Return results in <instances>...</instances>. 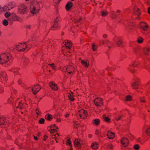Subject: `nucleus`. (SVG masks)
<instances>
[{"instance_id":"f257e3e1","label":"nucleus","mask_w":150,"mask_h":150,"mask_svg":"<svg viewBox=\"0 0 150 150\" xmlns=\"http://www.w3.org/2000/svg\"><path fill=\"white\" fill-rule=\"evenodd\" d=\"M11 58L10 54L6 52L0 55V64L2 65L5 64L9 61Z\"/></svg>"},{"instance_id":"f03ea898","label":"nucleus","mask_w":150,"mask_h":150,"mask_svg":"<svg viewBox=\"0 0 150 150\" xmlns=\"http://www.w3.org/2000/svg\"><path fill=\"white\" fill-rule=\"evenodd\" d=\"M26 43V42L19 43L14 47L13 49L19 52L27 51L30 48V45H27Z\"/></svg>"},{"instance_id":"7ed1b4c3","label":"nucleus","mask_w":150,"mask_h":150,"mask_svg":"<svg viewBox=\"0 0 150 150\" xmlns=\"http://www.w3.org/2000/svg\"><path fill=\"white\" fill-rule=\"evenodd\" d=\"M40 9L39 3L37 1H33L30 7V11L33 14H36L38 13Z\"/></svg>"},{"instance_id":"20e7f679","label":"nucleus","mask_w":150,"mask_h":150,"mask_svg":"<svg viewBox=\"0 0 150 150\" xmlns=\"http://www.w3.org/2000/svg\"><path fill=\"white\" fill-rule=\"evenodd\" d=\"M28 11L27 6L23 4L20 5L18 8L17 12L21 14H26Z\"/></svg>"},{"instance_id":"39448f33","label":"nucleus","mask_w":150,"mask_h":150,"mask_svg":"<svg viewBox=\"0 0 150 150\" xmlns=\"http://www.w3.org/2000/svg\"><path fill=\"white\" fill-rule=\"evenodd\" d=\"M7 80V77L6 73L4 71L0 72V81L4 83Z\"/></svg>"},{"instance_id":"423d86ee","label":"nucleus","mask_w":150,"mask_h":150,"mask_svg":"<svg viewBox=\"0 0 150 150\" xmlns=\"http://www.w3.org/2000/svg\"><path fill=\"white\" fill-rule=\"evenodd\" d=\"M75 146L77 149H80L83 144V142L79 139H76L74 142Z\"/></svg>"},{"instance_id":"0eeeda50","label":"nucleus","mask_w":150,"mask_h":150,"mask_svg":"<svg viewBox=\"0 0 150 150\" xmlns=\"http://www.w3.org/2000/svg\"><path fill=\"white\" fill-rule=\"evenodd\" d=\"M78 114L81 118L83 119H85L87 116V111L83 109L79 110Z\"/></svg>"},{"instance_id":"6e6552de","label":"nucleus","mask_w":150,"mask_h":150,"mask_svg":"<svg viewBox=\"0 0 150 150\" xmlns=\"http://www.w3.org/2000/svg\"><path fill=\"white\" fill-rule=\"evenodd\" d=\"M121 143L124 147H126L129 144V141L127 138L123 137L121 140Z\"/></svg>"},{"instance_id":"1a4fd4ad","label":"nucleus","mask_w":150,"mask_h":150,"mask_svg":"<svg viewBox=\"0 0 150 150\" xmlns=\"http://www.w3.org/2000/svg\"><path fill=\"white\" fill-rule=\"evenodd\" d=\"M41 89L39 85L37 84L31 88L33 93L34 94L37 93Z\"/></svg>"},{"instance_id":"9d476101","label":"nucleus","mask_w":150,"mask_h":150,"mask_svg":"<svg viewBox=\"0 0 150 150\" xmlns=\"http://www.w3.org/2000/svg\"><path fill=\"white\" fill-rule=\"evenodd\" d=\"M67 71L69 74H72L74 71L75 69L73 65H68L66 68Z\"/></svg>"},{"instance_id":"9b49d317","label":"nucleus","mask_w":150,"mask_h":150,"mask_svg":"<svg viewBox=\"0 0 150 150\" xmlns=\"http://www.w3.org/2000/svg\"><path fill=\"white\" fill-rule=\"evenodd\" d=\"M94 103L96 106H100L103 104L102 99L99 98H95L94 100Z\"/></svg>"},{"instance_id":"f8f14e48","label":"nucleus","mask_w":150,"mask_h":150,"mask_svg":"<svg viewBox=\"0 0 150 150\" xmlns=\"http://www.w3.org/2000/svg\"><path fill=\"white\" fill-rule=\"evenodd\" d=\"M49 85L51 88L53 90L56 91L58 89L57 85L52 81L50 82Z\"/></svg>"},{"instance_id":"ddd939ff","label":"nucleus","mask_w":150,"mask_h":150,"mask_svg":"<svg viewBox=\"0 0 150 150\" xmlns=\"http://www.w3.org/2000/svg\"><path fill=\"white\" fill-rule=\"evenodd\" d=\"M140 26L144 30L146 31L147 30L148 28V25L145 22H142L140 23Z\"/></svg>"},{"instance_id":"4468645a","label":"nucleus","mask_w":150,"mask_h":150,"mask_svg":"<svg viewBox=\"0 0 150 150\" xmlns=\"http://www.w3.org/2000/svg\"><path fill=\"white\" fill-rule=\"evenodd\" d=\"M138 62L136 61H133L132 62V64L130 66L128 67V69L133 72V70L131 69L132 67H135L137 66L138 65Z\"/></svg>"},{"instance_id":"2eb2a0df","label":"nucleus","mask_w":150,"mask_h":150,"mask_svg":"<svg viewBox=\"0 0 150 150\" xmlns=\"http://www.w3.org/2000/svg\"><path fill=\"white\" fill-rule=\"evenodd\" d=\"M58 18L57 17L54 21V23L53 25L52 28V30H56L57 28L59 27V25L58 23Z\"/></svg>"},{"instance_id":"dca6fc26","label":"nucleus","mask_w":150,"mask_h":150,"mask_svg":"<svg viewBox=\"0 0 150 150\" xmlns=\"http://www.w3.org/2000/svg\"><path fill=\"white\" fill-rule=\"evenodd\" d=\"M28 100V99L27 98H24L22 99L21 101L19 102V104L18 105V106L17 107V108H22V106H23V103H24L23 101H25V102H27V101ZM27 104V103H25V104Z\"/></svg>"},{"instance_id":"f3484780","label":"nucleus","mask_w":150,"mask_h":150,"mask_svg":"<svg viewBox=\"0 0 150 150\" xmlns=\"http://www.w3.org/2000/svg\"><path fill=\"white\" fill-rule=\"evenodd\" d=\"M22 63L24 66H26L29 63V60L26 57H23L22 58Z\"/></svg>"},{"instance_id":"a211bd4d","label":"nucleus","mask_w":150,"mask_h":150,"mask_svg":"<svg viewBox=\"0 0 150 150\" xmlns=\"http://www.w3.org/2000/svg\"><path fill=\"white\" fill-rule=\"evenodd\" d=\"M107 136L109 139H112L115 137V135L114 133L110 131H108L107 133Z\"/></svg>"},{"instance_id":"6ab92c4d","label":"nucleus","mask_w":150,"mask_h":150,"mask_svg":"<svg viewBox=\"0 0 150 150\" xmlns=\"http://www.w3.org/2000/svg\"><path fill=\"white\" fill-rule=\"evenodd\" d=\"M81 63L83 66L86 67H88L89 64V61L87 60H82Z\"/></svg>"},{"instance_id":"aec40b11","label":"nucleus","mask_w":150,"mask_h":150,"mask_svg":"<svg viewBox=\"0 0 150 150\" xmlns=\"http://www.w3.org/2000/svg\"><path fill=\"white\" fill-rule=\"evenodd\" d=\"M115 42L118 46H120L122 43L121 40L120 38H117Z\"/></svg>"},{"instance_id":"412c9836","label":"nucleus","mask_w":150,"mask_h":150,"mask_svg":"<svg viewBox=\"0 0 150 150\" xmlns=\"http://www.w3.org/2000/svg\"><path fill=\"white\" fill-rule=\"evenodd\" d=\"M72 6V3L70 1L68 2L66 6V8L67 11H69Z\"/></svg>"},{"instance_id":"4be33fe9","label":"nucleus","mask_w":150,"mask_h":150,"mask_svg":"<svg viewBox=\"0 0 150 150\" xmlns=\"http://www.w3.org/2000/svg\"><path fill=\"white\" fill-rule=\"evenodd\" d=\"M91 146L93 149H96L98 147V144L97 143H93L91 144Z\"/></svg>"},{"instance_id":"5701e85b","label":"nucleus","mask_w":150,"mask_h":150,"mask_svg":"<svg viewBox=\"0 0 150 150\" xmlns=\"http://www.w3.org/2000/svg\"><path fill=\"white\" fill-rule=\"evenodd\" d=\"M67 42H65V45L67 48L68 49H70L71 46V43L70 42H69L68 40L66 41Z\"/></svg>"},{"instance_id":"b1692460","label":"nucleus","mask_w":150,"mask_h":150,"mask_svg":"<svg viewBox=\"0 0 150 150\" xmlns=\"http://www.w3.org/2000/svg\"><path fill=\"white\" fill-rule=\"evenodd\" d=\"M18 68H12V69H10V71L13 72L14 74L15 75H16L18 74Z\"/></svg>"},{"instance_id":"393cba45","label":"nucleus","mask_w":150,"mask_h":150,"mask_svg":"<svg viewBox=\"0 0 150 150\" xmlns=\"http://www.w3.org/2000/svg\"><path fill=\"white\" fill-rule=\"evenodd\" d=\"M139 85V83L138 82H136L132 84V86L133 88L137 89L138 88Z\"/></svg>"},{"instance_id":"a878e982","label":"nucleus","mask_w":150,"mask_h":150,"mask_svg":"<svg viewBox=\"0 0 150 150\" xmlns=\"http://www.w3.org/2000/svg\"><path fill=\"white\" fill-rule=\"evenodd\" d=\"M1 11H7L10 10V8H9L8 6H6L1 8Z\"/></svg>"},{"instance_id":"bb28decb","label":"nucleus","mask_w":150,"mask_h":150,"mask_svg":"<svg viewBox=\"0 0 150 150\" xmlns=\"http://www.w3.org/2000/svg\"><path fill=\"white\" fill-rule=\"evenodd\" d=\"M134 13L135 15L139 16L140 14V12L139 11V9L137 8H136L134 11Z\"/></svg>"},{"instance_id":"cd10ccee","label":"nucleus","mask_w":150,"mask_h":150,"mask_svg":"<svg viewBox=\"0 0 150 150\" xmlns=\"http://www.w3.org/2000/svg\"><path fill=\"white\" fill-rule=\"evenodd\" d=\"M45 118L48 120H51L52 119V115L49 114H47L45 116Z\"/></svg>"},{"instance_id":"c85d7f7f","label":"nucleus","mask_w":150,"mask_h":150,"mask_svg":"<svg viewBox=\"0 0 150 150\" xmlns=\"http://www.w3.org/2000/svg\"><path fill=\"white\" fill-rule=\"evenodd\" d=\"M150 51V49L148 48H145L144 49V52L145 54L147 55L148 54V52Z\"/></svg>"},{"instance_id":"c756f323","label":"nucleus","mask_w":150,"mask_h":150,"mask_svg":"<svg viewBox=\"0 0 150 150\" xmlns=\"http://www.w3.org/2000/svg\"><path fill=\"white\" fill-rule=\"evenodd\" d=\"M6 119L5 118L1 116L0 117V125L4 124L5 122V120Z\"/></svg>"},{"instance_id":"7c9ffc66","label":"nucleus","mask_w":150,"mask_h":150,"mask_svg":"<svg viewBox=\"0 0 150 150\" xmlns=\"http://www.w3.org/2000/svg\"><path fill=\"white\" fill-rule=\"evenodd\" d=\"M9 6H11L10 9L13 8L15 6V4L13 2H10L8 4Z\"/></svg>"},{"instance_id":"2f4dec72","label":"nucleus","mask_w":150,"mask_h":150,"mask_svg":"<svg viewBox=\"0 0 150 150\" xmlns=\"http://www.w3.org/2000/svg\"><path fill=\"white\" fill-rule=\"evenodd\" d=\"M59 135L57 133L53 135L52 136V139H55L56 140V139H57L58 138H59Z\"/></svg>"},{"instance_id":"473e14b6","label":"nucleus","mask_w":150,"mask_h":150,"mask_svg":"<svg viewBox=\"0 0 150 150\" xmlns=\"http://www.w3.org/2000/svg\"><path fill=\"white\" fill-rule=\"evenodd\" d=\"M69 99L73 101L74 100V98H73V93H71L69 94L68 96Z\"/></svg>"},{"instance_id":"72a5a7b5","label":"nucleus","mask_w":150,"mask_h":150,"mask_svg":"<svg viewBox=\"0 0 150 150\" xmlns=\"http://www.w3.org/2000/svg\"><path fill=\"white\" fill-rule=\"evenodd\" d=\"M108 14V12L105 10H103L101 12V16L103 17L106 16Z\"/></svg>"},{"instance_id":"f704fd0d","label":"nucleus","mask_w":150,"mask_h":150,"mask_svg":"<svg viewBox=\"0 0 150 150\" xmlns=\"http://www.w3.org/2000/svg\"><path fill=\"white\" fill-rule=\"evenodd\" d=\"M122 117V115H117L115 117V120L118 121L121 119Z\"/></svg>"},{"instance_id":"c9c22d12","label":"nucleus","mask_w":150,"mask_h":150,"mask_svg":"<svg viewBox=\"0 0 150 150\" xmlns=\"http://www.w3.org/2000/svg\"><path fill=\"white\" fill-rule=\"evenodd\" d=\"M146 132L148 135L150 136V127L147 128L146 129Z\"/></svg>"},{"instance_id":"e433bc0d","label":"nucleus","mask_w":150,"mask_h":150,"mask_svg":"<svg viewBox=\"0 0 150 150\" xmlns=\"http://www.w3.org/2000/svg\"><path fill=\"white\" fill-rule=\"evenodd\" d=\"M94 123L96 125H98L100 123V120L98 119H95L94 120Z\"/></svg>"},{"instance_id":"4c0bfd02","label":"nucleus","mask_w":150,"mask_h":150,"mask_svg":"<svg viewBox=\"0 0 150 150\" xmlns=\"http://www.w3.org/2000/svg\"><path fill=\"white\" fill-rule=\"evenodd\" d=\"M134 148L135 150H138L139 149V146L138 144H135L134 146Z\"/></svg>"},{"instance_id":"58836bf2","label":"nucleus","mask_w":150,"mask_h":150,"mask_svg":"<svg viewBox=\"0 0 150 150\" xmlns=\"http://www.w3.org/2000/svg\"><path fill=\"white\" fill-rule=\"evenodd\" d=\"M143 38L139 37L137 40V41L139 43H141L143 42Z\"/></svg>"},{"instance_id":"ea45409f","label":"nucleus","mask_w":150,"mask_h":150,"mask_svg":"<svg viewBox=\"0 0 150 150\" xmlns=\"http://www.w3.org/2000/svg\"><path fill=\"white\" fill-rule=\"evenodd\" d=\"M3 24L4 25L7 26L8 24V21L4 19L3 21Z\"/></svg>"},{"instance_id":"a19ab883","label":"nucleus","mask_w":150,"mask_h":150,"mask_svg":"<svg viewBox=\"0 0 150 150\" xmlns=\"http://www.w3.org/2000/svg\"><path fill=\"white\" fill-rule=\"evenodd\" d=\"M11 15V14L9 12H7L4 14V16L5 17L7 18L9 17Z\"/></svg>"},{"instance_id":"79ce46f5","label":"nucleus","mask_w":150,"mask_h":150,"mask_svg":"<svg viewBox=\"0 0 150 150\" xmlns=\"http://www.w3.org/2000/svg\"><path fill=\"white\" fill-rule=\"evenodd\" d=\"M45 122V120L43 118H41L40 119L39 121V122L40 124H42L44 123Z\"/></svg>"},{"instance_id":"37998d69","label":"nucleus","mask_w":150,"mask_h":150,"mask_svg":"<svg viewBox=\"0 0 150 150\" xmlns=\"http://www.w3.org/2000/svg\"><path fill=\"white\" fill-rule=\"evenodd\" d=\"M11 16L13 17L16 18H18V16L14 13H12L11 14Z\"/></svg>"},{"instance_id":"c03bdc74","label":"nucleus","mask_w":150,"mask_h":150,"mask_svg":"<svg viewBox=\"0 0 150 150\" xmlns=\"http://www.w3.org/2000/svg\"><path fill=\"white\" fill-rule=\"evenodd\" d=\"M113 147V146L111 144H108L107 146V148L109 149H112Z\"/></svg>"},{"instance_id":"a18cd8bd","label":"nucleus","mask_w":150,"mask_h":150,"mask_svg":"<svg viewBox=\"0 0 150 150\" xmlns=\"http://www.w3.org/2000/svg\"><path fill=\"white\" fill-rule=\"evenodd\" d=\"M132 99V97L130 96H127L126 98V100L127 101H129L131 100Z\"/></svg>"},{"instance_id":"49530a36","label":"nucleus","mask_w":150,"mask_h":150,"mask_svg":"<svg viewBox=\"0 0 150 150\" xmlns=\"http://www.w3.org/2000/svg\"><path fill=\"white\" fill-rule=\"evenodd\" d=\"M92 48L93 50L95 51L96 50L97 48V46L94 44H93L92 45Z\"/></svg>"},{"instance_id":"de8ad7c7","label":"nucleus","mask_w":150,"mask_h":150,"mask_svg":"<svg viewBox=\"0 0 150 150\" xmlns=\"http://www.w3.org/2000/svg\"><path fill=\"white\" fill-rule=\"evenodd\" d=\"M49 65H50L52 68V69L54 70L55 69V66L54 64H49Z\"/></svg>"},{"instance_id":"09e8293b","label":"nucleus","mask_w":150,"mask_h":150,"mask_svg":"<svg viewBox=\"0 0 150 150\" xmlns=\"http://www.w3.org/2000/svg\"><path fill=\"white\" fill-rule=\"evenodd\" d=\"M66 144L67 145H69L70 146H71V142L70 139H68L67 140V141L66 143Z\"/></svg>"},{"instance_id":"8fccbe9b","label":"nucleus","mask_w":150,"mask_h":150,"mask_svg":"<svg viewBox=\"0 0 150 150\" xmlns=\"http://www.w3.org/2000/svg\"><path fill=\"white\" fill-rule=\"evenodd\" d=\"M50 133L52 134H54L56 132V130L54 129H52L50 131Z\"/></svg>"},{"instance_id":"3c124183","label":"nucleus","mask_w":150,"mask_h":150,"mask_svg":"<svg viewBox=\"0 0 150 150\" xmlns=\"http://www.w3.org/2000/svg\"><path fill=\"white\" fill-rule=\"evenodd\" d=\"M110 13L112 16V17L113 18L115 17V12L113 11H111Z\"/></svg>"},{"instance_id":"603ef678","label":"nucleus","mask_w":150,"mask_h":150,"mask_svg":"<svg viewBox=\"0 0 150 150\" xmlns=\"http://www.w3.org/2000/svg\"><path fill=\"white\" fill-rule=\"evenodd\" d=\"M140 100L141 102L143 103L145 101V100L144 97H140Z\"/></svg>"},{"instance_id":"864d4df0","label":"nucleus","mask_w":150,"mask_h":150,"mask_svg":"<svg viewBox=\"0 0 150 150\" xmlns=\"http://www.w3.org/2000/svg\"><path fill=\"white\" fill-rule=\"evenodd\" d=\"M139 51V49L137 48H135L134 49L133 52L135 54L137 53L138 51Z\"/></svg>"},{"instance_id":"5fc2aeb1","label":"nucleus","mask_w":150,"mask_h":150,"mask_svg":"<svg viewBox=\"0 0 150 150\" xmlns=\"http://www.w3.org/2000/svg\"><path fill=\"white\" fill-rule=\"evenodd\" d=\"M4 91L3 89V87H0V93H3Z\"/></svg>"},{"instance_id":"6e6d98bb","label":"nucleus","mask_w":150,"mask_h":150,"mask_svg":"<svg viewBox=\"0 0 150 150\" xmlns=\"http://www.w3.org/2000/svg\"><path fill=\"white\" fill-rule=\"evenodd\" d=\"M18 18H16V20L19 21H22V19L20 17H19L18 16Z\"/></svg>"},{"instance_id":"4d7b16f0","label":"nucleus","mask_w":150,"mask_h":150,"mask_svg":"<svg viewBox=\"0 0 150 150\" xmlns=\"http://www.w3.org/2000/svg\"><path fill=\"white\" fill-rule=\"evenodd\" d=\"M74 127L76 128H77V126L78 125V124L77 123V122L75 121H74Z\"/></svg>"},{"instance_id":"13d9d810","label":"nucleus","mask_w":150,"mask_h":150,"mask_svg":"<svg viewBox=\"0 0 150 150\" xmlns=\"http://www.w3.org/2000/svg\"><path fill=\"white\" fill-rule=\"evenodd\" d=\"M104 119L105 121L107 122H108L110 120L109 119L108 117H105Z\"/></svg>"},{"instance_id":"bf43d9fd","label":"nucleus","mask_w":150,"mask_h":150,"mask_svg":"<svg viewBox=\"0 0 150 150\" xmlns=\"http://www.w3.org/2000/svg\"><path fill=\"white\" fill-rule=\"evenodd\" d=\"M22 82V80L21 79H19L18 81V83L19 84H21Z\"/></svg>"},{"instance_id":"052dcab7","label":"nucleus","mask_w":150,"mask_h":150,"mask_svg":"<svg viewBox=\"0 0 150 150\" xmlns=\"http://www.w3.org/2000/svg\"><path fill=\"white\" fill-rule=\"evenodd\" d=\"M36 113L37 114V115H39V114L40 113V111L38 109H37L36 110Z\"/></svg>"},{"instance_id":"680f3d73","label":"nucleus","mask_w":150,"mask_h":150,"mask_svg":"<svg viewBox=\"0 0 150 150\" xmlns=\"http://www.w3.org/2000/svg\"><path fill=\"white\" fill-rule=\"evenodd\" d=\"M31 25H27L26 26V28L29 29L31 28Z\"/></svg>"},{"instance_id":"e2e57ef3","label":"nucleus","mask_w":150,"mask_h":150,"mask_svg":"<svg viewBox=\"0 0 150 150\" xmlns=\"http://www.w3.org/2000/svg\"><path fill=\"white\" fill-rule=\"evenodd\" d=\"M51 128H56L57 129H58V128L57 127H56V125L55 124L52 125L51 126Z\"/></svg>"},{"instance_id":"0e129e2a","label":"nucleus","mask_w":150,"mask_h":150,"mask_svg":"<svg viewBox=\"0 0 150 150\" xmlns=\"http://www.w3.org/2000/svg\"><path fill=\"white\" fill-rule=\"evenodd\" d=\"M69 113H67L65 114L64 115V116L66 117L67 118V117H68L69 116Z\"/></svg>"},{"instance_id":"69168bd1","label":"nucleus","mask_w":150,"mask_h":150,"mask_svg":"<svg viewBox=\"0 0 150 150\" xmlns=\"http://www.w3.org/2000/svg\"><path fill=\"white\" fill-rule=\"evenodd\" d=\"M47 138V136L46 135H45L44 137V139H43L45 141Z\"/></svg>"},{"instance_id":"338daca9","label":"nucleus","mask_w":150,"mask_h":150,"mask_svg":"<svg viewBox=\"0 0 150 150\" xmlns=\"http://www.w3.org/2000/svg\"><path fill=\"white\" fill-rule=\"evenodd\" d=\"M55 3H57L59 2L61 0H53Z\"/></svg>"},{"instance_id":"774afa93","label":"nucleus","mask_w":150,"mask_h":150,"mask_svg":"<svg viewBox=\"0 0 150 150\" xmlns=\"http://www.w3.org/2000/svg\"><path fill=\"white\" fill-rule=\"evenodd\" d=\"M145 3L147 4H149V1L148 0H145Z\"/></svg>"}]
</instances>
